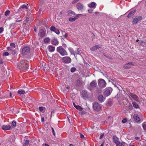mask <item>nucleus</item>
<instances>
[{
    "label": "nucleus",
    "mask_w": 146,
    "mask_h": 146,
    "mask_svg": "<svg viewBox=\"0 0 146 146\" xmlns=\"http://www.w3.org/2000/svg\"><path fill=\"white\" fill-rule=\"evenodd\" d=\"M28 62L25 60H22L17 66V68L19 70H26L29 67Z\"/></svg>",
    "instance_id": "obj_1"
},
{
    "label": "nucleus",
    "mask_w": 146,
    "mask_h": 146,
    "mask_svg": "<svg viewBox=\"0 0 146 146\" xmlns=\"http://www.w3.org/2000/svg\"><path fill=\"white\" fill-rule=\"evenodd\" d=\"M56 50L62 56H67L68 55L67 51L61 46L57 47Z\"/></svg>",
    "instance_id": "obj_2"
},
{
    "label": "nucleus",
    "mask_w": 146,
    "mask_h": 146,
    "mask_svg": "<svg viewBox=\"0 0 146 146\" xmlns=\"http://www.w3.org/2000/svg\"><path fill=\"white\" fill-rule=\"evenodd\" d=\"M98 84L99 86L101 88H104L106 86V82L102 79H100L98 80Z\"/></svg>",
    "instance_id": "obj_3"
},
{
    "label": "nucleus",
    "mask_w": 146,
    "mask_h": 146,
    "mask_svg": "<svg viewBox=\"0 0 146 146\" xmlns=\"http://www.w3.org/2000/svg\"><path fill=\"white\" fill-rule=\"evenodd\" d=\"M112 91V89L110 87L107 88L104 93V96H109Z\"/></svg>",
    "instance_id": "obj_4"
},
{
    "label": "nucleus",
    "mask_w": 146,
    "mask_h": 146,
    "mask_svg": "<svg viewBox=\"0 0 146 146\" xmlns=\"http://www.w3.org/2000/svg\"><path fill=\"white\" fill-rule=\"evenodd\" d=\"M101 106L97 102H95L93 104V108L94 110L98 111L101 110Z\"/></svg>",
    "instance_id": "obj_5"
},
{
    "label": "nucleus",
    "mask_w": 146,
    "mask_h": 146,
    "mask_svg": "<svg viewBox=\"0 0 146 146\" xmlns=\"http://www.w3.org/2000/svg\"><path fill=\"white\" fill-rule=\"evenodd\" d=\"M28 5L27 4V5L24 4L23 5L18 9V12L19 13H23L24 10L27 11L28 9Z\"/></svg>",
    "instance_id": "obj_6"
},
{
    "label": "nucleus",
    "mask_w": 146,
    "mask_h": 146,
    "mask_svg": "<svg viewBox=\"0 0 146 146\" xmlns=\"http://www.w3.org/2000/svg\"><path fill=\"white\" fill-rule=\"evenodd\" d=\"M62 62L66 64L70 63L72 61L71 58L68 56H65L62 58L61 59Z\"/></svg>",
    "instance_id": "obj_7"
},
{
    "label": "nucleus",
    "mask_w": 146,
    "mask_h": 146,
    "mask_svg": "<svg viewBox=\"0 0 146 146\" xmlns=\"http://www.w3.org/2000/svg\"><path fill=\"white\" fill-rule=\"evenodd\" d=\"M30 49L29 46H25L22 49V54L23 55L27 54L30 52Z\"/></svg>",
    "instance_id": "obj_8"
},
{
    "label": "nucleus",
    "mask_w": 146,
    "mask_h": 146,
    "mask_svg": "<svg viewBox=\"0 0 146 146\" xmlns=\"http://www.w3.org/2000/svg\"><path fill=\"white\" fill-rule=\"evenodd\" d=\"M142 19V17L141 16L135 17L133 18L132 21L133 23L134 24H136Z\"/></svg>",
    "instance_id": "obj_9"
},
{
    "label": "nucleus",
    "mask_w": 146,
    "mask_h": 146,
    "mask_svg": "<svg viewBox=\"0 0 146 146\" xmlns=\"http://www.w3.org/2000/svg\"><path fill=\"white\" fill-rule=\"evenodd\" d=\"M82 14H77L74 18L70 17L69 19V21L70 22L74 21L76 20L80 16H82Z\"/></svg>",
    "instance_id": "obj_10"
},
{
    "label": "nucleus",
    "mask_w": 146,
    "mask_h": 146,
    "mask_svg": "<svg viewBox=\"0 0 146 146\" xmlns=\"http://www.w3.org/2000/svg\"><path fill=\"white\" fill-rule=\"evenodd\" d=\"M76 7L78 11L82 10L84 7L83 5L80 3H78L76 4Z\"/></svg>",
    "instance_id": "obj_11"
},
{
    "label": "nucleus",
    "mask_w": 146,
    "mask_h": 146,
    "mask_svg": "<svg viewBox=\"0 0 146 146\" xmlns=\"http://www.w3.org/2000/svg\"><path fill=\"white\" fill-rule=\"evenodd\" d=\"M134 65L133 62H130L125 64L123 66V68H129Z\"/></svg>",
    "instance_id": "obj_12"
},
{
    "label": "nucleus",
    "mask_w": 146,
    "mask_h": 146,
    "mask_svg": "<svg viewBox=\"0 0 146 146\" xmlns=\"http://www.w3.org/2000/svg\"><path fill=\"white\" fill-rule=\"evenodd\" d=\"M113 141L116 145H118V144H121L120 142L119 141V139L116 136H113Z\"/></svg>",
    "instance_id": "obj_13"
},
{
    "label": "nucleus",
    "mask_w": 146,
    "mask_h": 146,
    "mask_svg": "<svg viewBox=\"0 0 146 146\" xmlns=\"http://www.w3.org/2000/svg\"><path fill=\"white\" fill-rule=\"evenodd\" d=\"M88 7L90 8L95 9L96 6V3L94 2H92L88 5Z\"/></svg>",
    "instance_id": "obj_14"
},
{
    "label": "nucleus",
    "mask_w": 146,
    "mask_h": 146,
    "mask_svg": "<svg viewBox=\"0 0 146 146\" xmlns=\"http://www.w3.org/2000/svg\"><path fill=\"white\" fill-rule=\"evenodd\" d=\"M2 128L4 130H9L11 129V126L10 125H4L2 126Z\"/></svg>",
    "instance_id": "obj_15"
},
{
    "label": "nucleus",
    "mask_w": 146,
    "mask_h": 146,
    "mask_svg": "<svg viewBox=\"0 0 146 146\" xmlns=\"http://www.w3.org/2000/svg\"><path fill=\"white\" fill-rule=\"evenodd\" d=\"M133 117L134 120L136 122L138 123L140 121V119L137 114H135Z\"/></svg>",
    "instance_id": "obj_16"
},
{
    "label": "nucleus",
    "mask_w": 146,
    "mask_h": 146,
    "mask_svg": "<svg viewBox=\"0 0 146 146\" xmlns=\"http://www.w3.org/2000/svg\"><path fill=\"white\" fill-rule=\"evenodd\" d=\"M59 43L58 41L56 38L53 39L51 41L52 44L55 46L57 45Z\"/></svg>",
    "instance_id": "obj_17"
},
{
    "label": "nucleus",
    "mask_w": 146,
    "mask_h": 146,
    "mask_svg": "<svg viewBox=\"0 0 146 146\" xmlns=\"http://www.w3.org/2000/svg\"><path fill=\"white\" fill-rule=\"evenodd\" d=\"M55 47L51 45H50L48 46V51L50 52H54L55 50Z\"/></svg>",
    "instance_id": "obj_18"
},
{
    "label": "nucleus",
    "mask_w": 146,
    "mask_h": 146,
    "mask_svg": "<svg viewBox=\"0 0 146 146\" xmlns=\"http://www.w3.org/2000/svg\"><path fill=\"white\" fill-rule=\"evenodd\" d=\"M76 50L74 51V54H73L76 58V56L80 54V50L78 48H76Z\"/></svg>",
    "instance_id": "obj_19"
},
{
    "label": "nucleus",
    "mask_w": 146,
    "mask_h": 146,
    "mask_svg": "<svg viewBox=\"0 0 146 146\" xmlns=\"http://www.w3.org/2000/svg\"><path fill=\"white\" fill-rule=\"evenodd\" d=\"M135 101H137L138 100V96L134 94L131 93L129 95Z\"/></svg>",
    "instance_id": "obj_20"
},
{
    "label": "nucleus",
    "mask_w": 146,
    "mask_h": 146,
    "mask_svg": "<svg viewBox=\"0 0 146 146\" xmlns=\"http://www.w3.org/2000/svg\"><path fill=\"white\" fill-rule=\"evenodd\" d=\"M100 48V46L96 45L95 46L90 48V50L91 51H94Z\"/></svg>",
    "instance_id": "obj_21"
},
{
    "label": "nucleus",
    "mask_w": 146,
    "mask_h": 146,
    "mask_svg": "<svg viewBox=\"0 0 146 146\" xmlns=\"http://www.w3.org/2000/svg\"><path fill=\"white\" fill-rule=\"evenodd\" d=\"M97 86V83L96 81L94 80L90 84V86L92 88L96 87Z\"/></svg>",
    "instance_id": "obj_22"
},
{
    "label": "nucleus",
    "mask_w": 146,
    "mask_h": 146,
    "mask_svg": "<svg viewBox=\"0 0 146 146\" xmlns=\"http://www.w3.org/2000/svg\"><path fill=\"white\" fill-rule=\"evenodd\" d=\"M67 13L68 15L70 16H72V15H75V12L72 10L68 11H67Z\"/></svg>",
    "instance_id": "obj_23"
},
{
    "label": "nucleus",
    "mask_w": 146,
    "mask_h": 146,
    "mask_svg": "<svg viewBox=\"0 0 146 146\" xmlns=\"http://www.w3.org/2000/svg\"><path fill=\"white\" fill-rule=\"evenodd\" d=\"M99 101L101 102H103L104 101L103 96L102 95H100L98 98Z\"/></svg>",
    "instance_id": "obj_24"
},
{
    "label": "nucleus",
    "mask_w": 146,
    "mask_h": 146,
    "mask_svg": "<svg viewBox=\"0 0 146 146\" xmlns=\"http://www.w3.org/2000/svg\"><path fill=\"white\" fill-rule=\"evenodd\" d=\"M135 12V11L134 10L133 11H132L130 12L129 14L127 15V17H131L132 16H133Z\"/></svg>",
    "instance_id": "obj_25"
},
{
    "label": "nucleus",
    "mask_w": 146,
    "mask_h": 146,
    "mask_svg": "<svg viewBox=\"0 0 146 146\" xmlns=\"http://www.w3.org/2000/svg\"><path fill=\"white\" fill-rule=\"evenodd\" d=\"M74 106L77 109H78L79 110L81 111L82 110L83 108L81 107L79 105L77 106L74 103H73Z\"/></svg>",
    "instance_id": "obj_26"
},
{
    "label": "nucleus",
    "mask_w": 146,
    "mask_h": 146,
    "mask_svg": "<svg viewBox=\"0 0 146 146\" xmlns=\"http://www.w3.org/2000/svg\"><path fill=\"white\" fill-rule=\"evenodd\" d=\"M16 121H12V123H11V127L14 128L16 125Z\"/></svg>",
    "instance_id": "obj_27"
},
{
    "label": "nucleus",
    "mask_w": 146,
    "mask_h": 146,
    "mask_svg": "<svg viewBox=\"0 0 146 146\" xmlns=\"http://www.w3.org/2000/svg\"><path fill=\"white\" fill-rule=\"evenodd\" d=\"M132 104L133 106L136 109L139 108V106L135 102H133L132 103Z\"/></svg>",
    "instance_id": "obj_28"
},
{
    "label": "nucleus",
    "mask_w": 146,
    "mask_h": 146,
    "mask_svg": "<svg viewBox=\"0 0 146 146\" xmlns=\"http://www.w3.org/2000/svg\"><path fill=\"white\" fill-rule=\"evenodd\" d=\"M139 43L143 46L146 47V43L145 42L142 41H140L139 42Z\"/></svg>",
    "instance_id": "obj_29"
},
{
    "label": "nucleus",
    "mask_w": 146,
    "mask_h": 146,
    "mask_svg": "<svg viewBox=\"0 0 146 146\" xmlns=\"http://www.w3.org/2000/svg\"><path fill=\"white\" fill-rule=\"evenodd\" d=\"M87 92L86 91H83L82 92V96L84 97H86L87 96Z\"/></svg>",
    "instance_id": "obj_30"
},
{
    "label": "nucleus",
    "mask_w": 146,
    "mask_h": 146,
    "mask_svg": "<svg viewBox=\"0 0 146 146\" xmlns=\"http://www.w3.org/2000/svg\"><path fill=\"white\" fill-rule=\"evenodd\" d=\"M39 35L40 36L43 37L44 36V33L43 30H41L40 31Z\"/></svg>",
    "instance_id": "obj_31"
},
{
    "label": "nucleus",
    "mask_w": 146,
    "mask_h": 146,
    "mask_svg": "<svg viewBox=\"0 0 146 146\" xmlns=\"http://www.w3.org/2000/svg\"><path fill=\"white\" fill-rule=\"evenodd\" d=\"M29 144V140H26L23 145V146H27Z\"/></svg>",
    "instance_id": "obj_32"
},
{
    "label": "nucleus",
    "mask_w": 146,
    "mask_h": 146,
    "mask_svg": "<svg viewBox=\"0 0 146 146\" xmlns=\"http://www.w3.org/2000/svg\"><path fill=\"white\" fill-rule=\"evenodd\" d=\"M68 49L69 52H70L71 54H74V51L73 49L71 47H69L68 48Z\"/></svg>",
    "instance_id": "obj_33"
},
{
    "label": "nucleus",
    "mask_w": 146,
    "mask_h": 146,
    "mask_svg": "<svg viewBox=\"0 0 146 146\" xmlns=\"http://www.w3.org/2000/svg\"><path fill=\"white\" fill-rule=\"evenodd\" d=\"M50 41V39L49 38H46L44 40V42L45 43H47Z\"/></svg>",
    "instance_id": "obj_34"
},
{
    "label": "nucleus",
    "mask_w": 146,
    "mask_h": 146,
    "mask_svg": "<svg viewBox=\"0 0 146 146\" xmlns=\"http://www.w3.org/2000/svg\"><path fill=\"white\" fill-rule=\"evenodd\" d=\"M14 15H15L14 17L15 19H20L22 18L19 15H18L17 14H15Z\"/></svg>",
    "instance_id": "obj_35"
},
{
    "label": "nucleus",
    "mask_w": 146,
    "mask_h": 146,
    "mask_svg": "<svg viewBox=\"0 0 146 146\" xmlns=\"http://www.w3.org/2000/svg\"><path fill=\"white\" fill-rule=\"evenodd\" d=\"M18 92L20 94H23L25 93V91L24 90H19L18 91Z\"/></svg>",
    "instance_id": "obj_36"
},
{
    "label": "nucleus",
    "mask_w": 146,
    "mask_h": 146,
    "mask_svg": "<svg viewBox=\"0 0 146 146\" xmlns=\"http://www.w3.org/2000/svg\"><path fill=\"white\" fill-rule=\"evenodd\" d=\"M10 46L13 50V49L15 47V45L14 43H11L10 44Z\"/></svg>",
    "instance_id": "obj_37"
},
{
    "label": "nucleus",
    "mask_w": 146,
    "mask_h": 146,
    "mask_svg": "<svg viewBox=\"0 0 146 146\" xmlns=\"http://www.w3.org/2000/svg\"><path fill=\"white\" fill-rule=\"evenodd\" d=\"M55 27L54 26H52L50 28V30L51 31L54 32L56 30Z\"/></svg>",
    "instance_id": "obj_38"
},
{
    "label": "nucleus",
    "mask_w": 146,
    "mask_h": 146,
    "mask_svg": "<svg viewBox=\"0 0 146 146\" xmlns=\"http://www.w3.org/2000/svg\"><path fill=\"white\" fill-rule=\"evenodd\" d=\"M76 84L78 86H80L81 84V82L79 80H78L76 82Z\"/></svg>",
    "instance_id": "obj_39"
},
{
    "label": "nucleus",
    "mask_w": 146,
    "mask_h": 146,
    "mask_svg": "<svg viewBox=\"0 0 146 146\" xmlns=\"http://www.w3.org/2000/svg\"><path fill=\"white\" fill-rule=\"evenodd\" d=\"M76 70V68L75 67H72V68H71L70 69L71 72H75Z\"/></svg>",
    "instance_id": "obj_40"
},
{
    "label": "nucleus",
    "mask_w": 146,
    "mask_h": 146,
    "mask_svg": "<svg viewBox=\"0 0 146 146\" xmlns=\"http://www.w3.org/2000/svg\"><path fill=\"white\" fill-rule=\"evenodd\" d=\"M9 53L8 52H4L3 53V56H7L9 55Z\"/></svg>",
    "instance_id": "obj_41"
},
{
    "label": "nucleus",
    "mask_w": 146,
    "mask_h": 146,
    "mask_svg": "<svg viewBox=\"0 0 146 146\" xmlns=\"http://www.w3.org/2000/svg\"><path fill=\"white\" fill-rule=\"evenodd\" d=\"M143 127L145 130H146V123H143L142 124Z\"/></svg>",
    "instance_id": "obj_42"
},
{
    "label": "nucleus",
    "mask_w": 146,
    "mask_h": 146,
    "mask_svg": "<svg viewBox=\"0 0 146 146\" xmlns=\"http://www.w3.org/2000/svg\"><path fill=\"white\" fill-rule=\"evenodd\" d=\"M10 13V11L9 10H7L5 12V16H7Z\"/></svg>",
    "instance_id": "obj_43"
},
{
    "label": "nucleus",
    "mask_w": 146,
    "mask_h": 146,
    "mask_svg": "<svg viewBox=\"0 0 146 146\" xmlns=\"http://www.w3.org/2000/svg\"><path fill=\"white\" fill-rule=\"evenodd\" d=\"M54 32L55 33L58 35H59L60 33V31L58 29H56L55 31Z\"/></svg>",
    "instance_id": "obj_44"
},
{
    "label": "nucleus",
    "mask_w": 146,
    "mask_h": 146,
    "mask_svg": "<svg viewBox=\"0 0 146 146\" xmlns=\"http://www.w3.org/2000/svg\"><path fill=\"white\" fill-rule=\"evenodd\" d=\"M104 133H101L100 134V139H102V137H104Z\"/></svg>",
    "instance_id": "obj_45"
},
{
    "label": "nucleus",
    "mask_w": 146,
    "mask_h": 146,
    "mask_svg": "<svg viewBox=\"0 0 146 146\" xmlns=\"http://www.w3.org/2000/svg\"><path fill=\"white\" fill-rule=\"evenodd\" d=\"M7 50H10V51H13V49L12 48H11L10 46V47H7Z\"/></svg>",
    "instance_id": "obj_46"
},
{
    "label": "nucleus",
    "mask_w": 146,
    "mask_h": 146,
    "mask_svg": "<svg viewBox=\"0 0 146 146\" xmlns=\"http://www.w3.org/2000/svg\"><path fill=\"white\" fill-rule=\"evenodd\" d=\"M22 19H16L15 21L16 22H19L22 21Z\"/></svg>",
    "instance_id": "obj_47"
},
{
    "label": "nucleus",
    "mask_w": 146,
    "mask_h": 146,
    "mask_svg": "<svg viewBox=\"0 0 146 146\" xmlns=\"http://www.w3.org/2000/svg\"><path fill=\"white\" fill-rule=\"evenodd\" d=\"M127 121V119H123L122 121V122L123 123H126Z\"/></svg>",
    "instance_id": "obj_48"
},
{
    "label": "nucleus",
    "mask_w": 146,
    "mask_h": 146,
    "mask_svg": "<svg viewBox=\"0 0 146 146\" xmlns=\"http://www.w3.org/2000/svg\"><path fill=\"white\" fill-rule=\"evenodd\" d=\"M39 109L40 111H42L44 109V108L42 107H39Z\"/></svg>",
    "instance_id": "obj_49"
},
{
    "label": "nucleus",
    "mask_w": 146,
    "mask_h": 146,
    "mask_svg": "<svg viewBox=\"0 0 146 146\" xmlns=\"http://www.w3.org/2000/svg\"><path fill=\"white\" fill-rule=\"evenodd\" d=\"M79 0H74L72 2V4H74L77 2H78Z\"/></svg>",
    "instance_id": "obj_50"
},
{
    "label": "nucleus",
    "mask_w": 146,
    "mask_h": 146,
    "mask_svg": "<svg viewBox=\"0 0 146 146\" xmlns=\"http://www.w3.org/2000/svg\"><path fill=\"white\" fill-rule=\"evenodd\" d=\"M88 12L90 13H92L93 11V10L92 9L88 10Z\"/></svg>",
    "instance_id": "obj_51"
},
{
    "label": "nucleus",
    "mask_w": 146,
    "mask_h": 146,
    "mask_svg": "<svg viewBox=\"0 0 146 146\" xmlns=\"http://www.w3.org/2000/svg\"><path fill=\"white\" fill-rule=\"evenodd\" d=\"M51 129H52V133H53V135H54L55 136V132H54V128L53 127H52L51 128Z\"/></svg>",
    "instance_id": "obj_52"
},
{
    "label": "nucleus",
    "mask_w": 146,
    "mask_h": 146,
    "mask_svg": "<svg viewBox=\"0 0 146 146\" xmlns=\"http://www.w3.org/2000/svg\"><path fill=\"white\" fill-rule=\"evenodd\" d=\"M98 93H100L101 92V89L97 90L96 91Z\"/></svg>",
    "instance_id": "obj_53"
},
{
    "label": "nucleus",
    "mask_w": 146,
    "mask_h": 146,
    "mask_svg": "<svg viewBox=\"0 0 146 146\" xmlns=\"http://www.w3.org/2000/svg\"><path fill=\"white\" fill-rule=\"evenodd\" d=\"M3 31V28L2 27H0V33H1Z\"/></svg>",
    "instance_id": "obj_54"
},
{
    "label": "nucleus",
    "mask_w": 146,
    "mask_h": 146,
    "mask_svg": "<svg viewBox=\"0 0 146 146\" xmlns=\"http://www.w3.org/2000/svg\"><path fill=\"white\" fill-rule=\"evenodd\" d=\"M80 137L81 138H82V139H84V137L83 135L81 134H80Z\"/></svg>",
    "instance_id": "obj_55"
},
{
    "label": "nucleus",
    "mask_w": 146,
    "mask_h": 146,
    "mask_svg": "<svg viewBox=\"0 0 146 146\" xmlns=\"http://www.w3.org/2000/svg\"><path fill=\"white\" fill-rule=\"evenodd\" d=\"M107 104L111 106L112 104V103L111 102L109 101L108 102Z\"/></svg>",
    "instance_id": "obj_56"
},
{
    "label": "nucleus",
    "mask_w": 146,
    "mask_h": 146,
    "mask_svg": "<svg viewBox=\"0 0 146 146\" xmlns=\"http://www.w3.org/2000/svg\"><path fill=\"white\" fill-rule=\"evenodd\" d=\"M29 21V18L28 17H26V20L24 21H25L26 22H27V21Z\"/></svg>",
    "instance_id": "obj_57"
},
{
    "label": "nucleus",
    "mask_w": 146,
    "mask_h": 146,
    "mask_svg": "<svg viewBox=\"0 0 146 146\" xmlns=\"http://www.w3.org/2000/svg\"><path fill=\"white\" fill-rule=\"evenodd\" d=\"M44 117H43L41 118V121L42 122H43L44 121Z\"/></svg>",
    "instance_id": "obj_58"
},
{
    "label": "nucleus",
    "mask_w": 146,
    "mask_h": 146,
    "mask_svg": "<svg viewBox=\"0 0 146 146\" xmlns=\"http://www.w3.org/2000/svg\"><path fill=\"white\" fill-rule=\"evenodd\" d=\"M3 63V61L2 59H0V64H2Z\"/></svg>",
    "instance_id": "obj_59"
},
{
    "label": "nucleus",
    "mask_w": 146,
    "mask_h": 146,
    "mask_svg": "<svg viewBox=\"0 0 146 146\" xmlns=\"http://www.w3.org/2000/svg\"><path fill=\"white\" fill-rule=\"evenodd\" d=\"M30 13H31V12L30 11V10L27 11V15L29 14Z\"/></svg>",
    "instance_id": "obj_60"
},
{
    "label": "nucleus",
    "mask_w": 146,
    "mask_h": 146,
    "mask_svg": "<svg viewBox=\"0 0 146 146\" xmlns=\"http://www.w3.org/2000/svg\"><path fill=\"white\" fill-rule=\"evenodd\" d=\"M139 138L138 137H135V139L136 140H138L139 139Z\"/></svg>",
    "instance_id": "obj_61"
},
{
    "label": "nucleus",
    "mask_w": 146,
    "mask_h": 146,
    "mask_svg": "<svg viewBox=\"0 0 146 146\" xmlns=\"http://www.w3.org/2000/svg\"><path fill=\"white\" fill-rule=\"evenodd\" d=\"M68 36V34L67 33H66L65 34L64 36L65 37H66Z\"/></svg>",
    "instance_id": "obj_62"
},
{
    "label": "nucleus",
    "mask_w": 146,
    "mask_h": 146,
    "mask_svg": "<svg viewBox=\"0 0 146 146\" xmlns=\"http://www.w3.org/2000/svg\"><path fill=\"white\" fill-rule=\"evenodd\" d=\"M121 144H118V145H116V146H121Z\"/></svg>",
    "instance_id": "obj_63"
},
{
    "label": "nucleus",
    "mask_w": 146,
    "mask_h": 146,
    "mask_svg": "<svg viewBox=\"0 0 146 146\" xmlns=\"http://www.w3.org/2000/svg\"><path fill=\"white\" fill-rule=\"evenodd\" d=\"M45 146H50L48 144L45 143L44 145Z\"/></svg>",
    "instance_id": "obj_64"
}]
</instances>
